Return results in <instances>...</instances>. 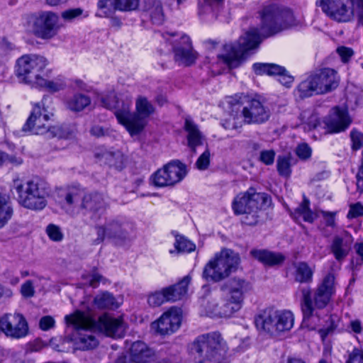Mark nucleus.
<instances>
[{"mask_svg": "<svg viewBox=\"0 0 363 363\" xmlns=\"http://www.w3.org/2000/svg\"><path fill=\"white\" fill-rule=\"evenodd\" d=\"M252 69L257 75H269L268 69H269V63H255L252 65Z\"/></svg>", "mask_w": 363, "mask_h": 363, "instance_id": "obj_58", "label": "nucleus"}, {"mask_svg": "<svg viewBox=\"0 0 363 363\" xmlns=\"http://www.w3.org/2000/svg\"><path fill=\"white\" fill-rule=\"evenodd\" d=\"M135 108L137 116L140 117L144 122V119L148 118L155 112V107L145 96H138L135 101Z\"/></svg>", "mask_w": 363, "mask_h": 363, "instance_id": "obj_37", "label": "nucleus"}, {"mask_svg": "<svg viewBox=\"0 0 363 363\" xmlns=\"http://www.w3.org/2000/svg\"><path fill=\"white\" fill-rule=\"evenodd\" d=\"M94 156L99 162L111 167L116 169H122L124 167L125 157L118 150L99 147L96 150Z\"/></svg>", "mask_w": 363, "mask_h": 363, "instance_id": "obj_27", "label": "nucleus"}, {"mask_svg": "<svg viewBox=\"0 0 363 363\" xmlns=\"http://www.w3.org/2000/svg\"><path fill=\"white\" fill-rule=\"evenodd\" d=\"M127 225L121 220L112 218L107 220L104 225L96 227L97 238L94 243L98 245L106 238L111 240L116 245H120L128 238Z\"/></svg>", "mask_w": 363, "mask_h": 363, "instance_id": "obj_17", "label": "nucleus"}, {"mask_svg": "<svg viewBox=\"0 0 363 363\" xmlns=\"http://www.w3.org/2000/svg\"><path fill=\"white\" fill-rule=\"evenodd\" d=\"M1 330L6 336L20 339L28 333L26 318L20 313H6L0 318Z\"/></svg>", "mask_w": 363, "mask_h": 363, "instance_id": "obj_20", "label": "nucleus"}, {"mask_svg": "<svg viewBox=\"0 0 363 363\" xmlns=\"http://www.w3.org/2000/svg\"><path fill=\"white\" fill-rule=\"evenodd\" d=\"M347 363H363V350L354 349L350 353Z\"/></svg>", "mask_w": 363, "mask_h": 363, "instance_id": "obj_56", "label": "nucleus"}, {"mask_svg": "<svg viewBox=\"0 0 363 363\" xmlns=\"http://www.w3.org/2000/svg\"><path fill=\"white\" fill-rule=\"evenodd\" d=\"M107 129H105L104 128V127L99 125H93L90 130V133L91 134V135L96 138L106 135L107 134Z\"/></svg>", "mask_w": 363, "mask_h": 363, "instance_id": "obj_62", "label": "nucleus"}, {"mask_svg": "<svg viewBox=\"0 0 363 363\" xmlns=\"http://www.w3.org/2000/svg\"><path fill=\"white\" fill-rule=\"evenodd\" d=\"M191 350L197 363H209L220 360L226 352V346L221 335L214 332L198 337Z\"/></svg>", "mask_w": 363, "mask_h": 363, "instance_id": "obj_6", "label": "nucleus"}, {"mask_svg": "<svg viewBox=\"0 0 363 363\" xmlns=\"http://www.w3.org/2000/svg\"><path fill=\"white\" fill-rule=\"evenodd\" d=\"M223 0H203V4L199 3V15L211 11L214 7L218 6Z\"/></svg>", "mask_w": 363, "mask_h": 363, "instance_id": "obj_49", "label": "nucleus"}, {"mask_svg": "<svg viewBox=\"0 0 363 363\" xmlns=\"http://www.w3.org/2000/svg\"><path fill=\"white\" fill-rule=\"evenodd\" d=\"M67 325H72L77 330V336L74 340L75 350L88 351L96 348L99 341L94 335L96 328L91 325L92 317L80 311L65 316Z\"/></svg>", "mask_w": 363, "mask_h": 363, "instance_id": "obj_5", "label": "nucleus"}, {"mask_svg": "<svg viewBox=\"0 0 363 363\" xmlns=\"http://www.w3.org/2000/svg\"><path fill=\"white\" fill-rule=\"evenodd\" d=\"M50 101L49 98H43L40 103L36 104L33 110L24 125V130H30L33 134L43 135L48 136L50 132L49 121L53 116L52 108L47 104Z\"/></svg>", "mask_w": 363, "mask_h": 363, "instance_id": "obj_15", "label": "nucleus"}, {"mask_svg": "<svg viewBox=\"0 0 363 363\" xmlns=\"http://www.w3.org/2000/svg\"><path fill=\"white\" fill-rule=\"evenodd\" d=\"M49 62L44 56L24 55L16 61V74L31 86L44 83L43 75Z\"/></svg>", "mask_w": 363, "mask_h": 363, "instance_id": "obj_9", "label": "nucleus"}, {"mask_svg": "<svg viewBox=\"0 0 363 363\" xmlns=\"http://www.w3.org/2000/svg\"><path fill=\"white\" fill-rule=\"evenodd\" d=\"M203 279L209 283L223 281L221 290L225 293L223 300L211 298L203 301L201 312L213 318H228L240 310L245 294L252 289V284L237 277H230L229 274H203Z\"/></svg>", "mask_w": 363, "mask_h": 363, "instance_id": "obj_1", "label": "nucleus"}, {"mask_svg": "<svg viewBox=\"0 0 363 363\" xmlns=\"http://www.w3.org/2000/svg\"><path fill=\"white\" fill-rule=\"evenodd\" d=\"M21 293L23 296L26 297H30L33 296L34 289L33 282L31 281H27L21 286Z\"/></svg>", "mask_w": 363, "mask_h": 363, "instance_id": "obj_61", "label": "nucleus"}, {"mask_svg": "<svg viewBox=\"0 0 363 363\" xmlns=\"http://www.w3.org/2000/svg\"><path fill=\"white\" fill-rule=\"evenodd\" d=\"M363 216V206L357 203L355 204L350 205L349 212L347 213L348 218H357Z\"/></svg>", "mask_w": 363, "mask_h": 363, "instance_id": "obj_55", "label": "nucleus"}, {"mask_svg": "<svg viewBox=\"0 0 363 363\" xmlns=\"http://www.w3.org/2000/svg\"><path fill=\"white\" fill-rule=\"evenodd\" d=\"M316 4L328 17L337 22H350L357 13L354 0H318Z\"/></svg>", "mask_w": 363, "mask_h": 363, "instance_id": "obj_14", "label": "nucleus"}, {"mask_svg": "<svg viewBox=\"0 0 363 363\" xmlns=\"http://www.w3.org/2000/svg\"><path fill=\"white\" fill-rule=\"evenodd\" d=\"M46 77H48V72L43 75L44 83L36 84L35 87L45 88L50 92H57L65 88V83L63 80L60 79L48 80Z\"/></svg>", "mask_w": 363, "mask_h": 363, "instance_id": "obj_42", "label": "nucleus"}, {"mask_svg": "<svg viewBox=\"0 0 363 363\" xmlns=\"http://www.w3.org/2000/svg\"><path fill=\"white\" fill-rule=\"evenodd\" d=\"M311 153L312 150L306 143L298 145L296 149V155L302 160L309 159L311 156Z\"/></svg>", "mask_w": 363, "mask_h": 363, "instance_id": "obj_50", "label": "nucleus"}, {"mask_svg": "<svg viewBox=\"0 0 363 363\" xmlns=\"http://www.w3.org/2000/svg\"><path fill=\"white\" fill-rule=\"evenodd\" d=\"M13 189L17 194L19 204L27 209L38 211L48 205L50 189L48 184L39 177L27 181L18 177L13 181Z\"/></svg>", "mask_w": 363, "mask_h": 363, "instance_id": "obj_3", "label": "nucleus"}, {"mask_svg": "<svg viewBox=\"0 0 363 363\" xmlns=\"http://www.w3.org/2000/svg\"><path fill=\"white\" fill-rule=\"evenodd\" d=\"M174 247L178 253L191 252L195 250L196 245L184 236L175 235Z\"/></svg>", "mask_w": 363, "mask_h": 363, "instance_id": "obj_45", "label": "nucleus"}, {"mask_svg": "<svg viewBox=\"0 0 363 363\" xmlns=\"http://www.w3.org/2000/svg\"><path fill=\"white\" fill-rule=\"evenodd\" d=\"M166 169L169 174L171 186L181 182L187 173L186 166L179 161L169 162L166 164Z\"/></svg>", "mask_w": 363, "mask_h": 363, "instance_id": "obj_34", "label": "nucleus"}, {"mask_svg": "<svg viewBox=\"0 0 363 363\" xmlns=\"http://www.w3.org/2000/svg\"><path fill=\"white\" fill-rule=\"evenodd\" d=\"M260 42L261 38L258 30L251 28L240 38L238 45H226L225 46L226 54L220 56V58L229 67H237L247 52L257 48Z\"/></svg>", "mask_w": 363, "mask_h": 363, "instance_id": "obj_10", "label": "nucleus"}, {"mask_svg": "<svg viewBox=\"0 0 363 363\" xmlns=\"http://www.w3.org/2000/svg\"><path fill=\"white\" fill-rule=\"evenodd\" d=\"M91 325L95 328L96 331L102 332L107 336L112 337H123L126 329L122 318H114L107 313L101 315L98 321L92 318Z\"/></svg>", "mask_w": 363, "mask_h": 363, "instance_id": "obj_22", "label": "nucleus"}, {"mask_svg": "<svg viewBox=\"0 0 363 363\" xmlns=\"http://www.w3.org/2000/svg\"><path fill=\"white\" fill-rule=\"evenodd\" d=\"M119 101V97L116 95L115 93L111 92L107 94L106 96L101 98V104L102 105L108 108V109H114V108H111L108 106V104L110 103H116L118 104Z\"/></svg>", "mask_w": 363, "mask_h": 363, "instance_id": "obj_57", "label": "nucleus"}, {"mask_svg": "<svg viewBox=\"0 0 363 363\" xmlns=\"http://www.w3.org/2000/svg\"><path fill=\"white\" fill-rule=\"evenodd\" d=\"M184 129L186 133L187 145L195 154L196 147L203 144L204 136L198 125L189 116L185 118Z\"/></svg>", "mask_w": 363, "mask_h": 363, "instance_id": "obj_31", "label": "nucleus"}, {"mask_svg": "<svg viewBox=\"0 0 363 363\" xmlns=\"http://www.w3.org/2000/svg\"><path fill=\"white\" fill-rule=\"evenodd\" d=\"M271 198L265 193L257 192L255 189L250 188L247 191L240 193L234 199L232 204L236 215H251L249 219L246 217L242 222L248 225H255L258 220L256 212L258 209L269 206Z\"/></svg>", "mask_w": 363, "mask_h": 363, "instance_id": "obj_7", "label": "nucleus"}, {"mask_svg": "<svg viewBox=\"0 0 363 363\" xmlns=\"http://www.w3.org/2000/svg\"><path fill=\"white\" fill-rule=\"evenodd\" d=\"M90 104L89 96L82 94H76L67 101L66 107L72 112H80Z\"/></svg>", "mask_w": 363, "mask_h": 363, "instance_id": "obj_36", "label": "nucleus"}, {"mask_svg": "<svg viewBox=\"0 0 363 363\" xmlns=\"http://www.w3.org/2000/svg\"><path fill=\"white\" fill-rule=\"evenodd\" d=\"M211 161V152L207 147L205 151L199 157L198 160L195 163L196 167L203 171L208 168Z\"/></svg>", "mask_w": 363, "mask_h": 363, "instance_id": "obj_48", "label": "nucleus"}, {"mask_svg": "<svg viewBox=\"0 0 363 363\" xmlns=\"http://www.w3.org/2000/svg\"><path fill=\"white\" fill-rule=\"evenodd\" d=\"M348 328L350 329L351 332H353L357 334H359L363 330V326L359 320H352L350 322Z\"/></svg>", "mask_w": 363, "mask_h": 363, "instance_id": "obj_63", "label": "nucleus"}, {"mask_svg": "<svg viewBox=\"0 0 363 363\" xmlns=\"http://www.w3.org/2000/svg\"><path fill=\"white\" fill-rule=\"evenodd\" d=\"M45 346V345L41 340L35 339V340L29 342L27 345V350L30 352H39L43 348H44Z\"/></svg>", "mask_w": 363, "mask_h": 363, "instance_id": "obj_60", "label": "nucleus"}, {"mask_svg": "<svg viewBox=\"0 0 363 363\" xmlns=\"http://www.w3.org/2000/svg\"><path fill=\"white\" fill-rule=\"evenodd\" d=\"M310 202L306 198L303 199L302 203L297 207L294 212L291 213V216L297 220L299 217L302 216L306 222L312 223L315 219V215L309 208Z\"/></svg>", "mask_w": 363, "mask_h": 363, "instance_id": "obj_39", "label": "nucleus"}, {"mask_svg": "<svg viewBox=\"0 0 363 363\" xmlns=\"http://www.w3.org/2000/svg\"><path fill=\"white\" fill-rule=\"evenodd\" d=\"M77 132V126L74 123L55 125L50 128L48 138L71 139L76 135Z\"/></svg>", "mask_w": 363, "mask_h": 363, "instance_id": "obj_35", "label": "nucleus"}, {"mask_svg": "<svg viewBox=\"0 0 363 363\" xmlns=\"http://www.w3.org/2000/svg\"><path fill=\"white\" fill-rule=\"evenodd\" d=\"M84 191L76 186L68 188L60 194L62 208L70 216H75L82 209Z\"/></svg>", "mask_w": 363, "mask_h": 363, "instance_id": "obj_25", "label": "nucleus"}, {"mask_svg": "<svg viewBox=\"0 0 363 363\" xmlns=\"http://www.w3.org/2000/svg\"><path fill=\"white\" fill-rule=\"evenodd\" d=\"M155 352L142 341L134 342L130 348V358L134 363H148L153 361Z\"/></svg>", "mask_w": 363, "mask_h": 363, "instance_id": "obj_30", "label": "nucleus"}, {"mask_svg": "<svg viewBox=\"0 0 363 363\" xmlns=\"http://www.w3.org/2000/svg\"><path fill=\"white\" fill-rule=\"evenodd\" d=\"M338 86L337 72L330 68L322 69L302 81L297 86L301 98L314 94H323L335 89Z\"/></svg>", "mask_w": 363, "mask_h": 363, "instance_id": "obj_8", "label": "nucleus"}, {"mask_svg": "<svg viewBox=\"0 0 363 363\" xmlns=\"http://www.w3.org/2000/svg\"><path fill=\"white\" fill-rule=\"evenodd\" d=\"M353 242L352 237L347 233L333 238L330 251L337 261L344 259L349 254Z\"/></svg>", "mask_w": 363, "mask_h": 363, "instance_id": "obj_29", "label": "nucleus"}, {"mask_svg": "<svg viewBox=\"0 0 363 363\" xmlns=\"http://www.w3.org/2000/svg\"><path fill=\"white\" fill-rule=\"evenodd\" d=\"M240 255L229 248H222L216 252L206 264L203 272H209L211 270H221L224 272H233L241 270Z\"/></svg>", "mask_w": 363, "mask_h": 363, "instance_id": "obj_16", "label": "nucleus"}, {"mask_svg": "<svg viewBox=\"0 0 363 363\" xmlns=\"http://www.w3.org/2000/svg\"><path fill=\"white\" fill-rule=\"evenodd\" d=\"M108 207L107 198L103 194L97 191L84 192L82 209L91 213L90 218L92 220L98 221Z\"/></svg>", "mask_w": 363, "mask_h": 363, "instance_id": "obj_23", "label": "nucleus"}, {"mask_svg": "<svg viewBox=\"0 0 363 363\" xmlns=\"http://www.w3.org/2000/svg\"><path fill=\"white\" fill-rule=\"evenodd\" d=\"M190 281V276H186L178 284L150 294L147 298L149 305L157 307L167 301H176L181 299L186 294Z\"/></svg>", "mask_w": 363, "mask_h": 363, "instance_id": "obj_18", "label": "nucleus"}, {"mask_svg": "<svg viewBox=\"0 0 363 363\" xmlns=\"http://www.w3.org/2000/svg\"><path fill=\"white\" fill-rule=\"evenodd\" d=\"M55 320L49 315L41 318L39 322L40 329L43 330H48L54 327Z\"/></svg>", "mask_w": 363, "mask_h": 363, "instance_id": "obj_59", "label": "nucleus"}, {"mask_svg": "<svg viewBox=\"0 0 363 363\" xmlns=\"http://www.w3.org/2000/svg\"><path fill=\"white\" fill-rule=\"evenodd\" d=\"M101 17H110L116 10L127 11L126 0H99L97 4Z\"/></svg>", "mask_w": 363, "mask_h": 363, "instance_id": "obj_33", "label": "nucleus"}, {"mask_svg": "<svg viewBox=\"0 0 363 363\" xmlns=\"http://www.w3.org/2000/svg\"><path fill=\"white\" fill-rule=\"evenodd\" d=\"M335 277L328 274L311 294L308 289L302 290L301 302L303 313V327L315 330L320 325V318L318 310L325 308L335 293Z\"/></svg>", "mask_w": 363, "mask_h": 363, "instance_id": "obj_2", "label": "nucleus"}, {"mask_svg": "<svg viewBox=\"0 0 363 363\" xmlns=\"http://www.w3.org/2000/svg\"><path fill=\"white\" fill-rule=\"evenodd\" d=\"M127 11H139L148 13L156 25L164 23L165 16L161 0H126Z\"/></svg>", "mask_w": 363, "mask_h": 363, "instance_id": "obj_21", "label": "nucleus"}, {"mask_svg": "<svg viewBox=\"0 0 363 363\" xmlns=\"http://www.w3.org/2000/svg\"><path fill=\"white\" fill-rule=\"evenodd\" d=\"M13 210L8 198L0 195V228L11 218Z\"/></svg>", "mask_w": 363, "mask_h": 363, "instance_id": "obj_41", "label": "nucleus"}, {"mask_svg": "<svg viewBox=\"0 0 363 363\" xmlns=\"http://www.w3.org/2000/svg\"><path fill=\"white\" fill-rule=\"evenodd\" d=\"M291 155L279 156L277 160V171L281 177H289L291 173Z\"/></svg>", "mask_w": 363, "mask_h": 363, "instance_id": "obj_44", "label": "nucleus"}, {"mask_svg": "<svg viewBox=\"0 0 363 363\" xmlns=\"http://www.w3.org/2000/svg\"><path fill=\"white\" fill-rule=\"evenodd\" d=\"M45 231L49 238L54 242H60L64 238L60 228L55 224H49Z\"/></svg>", "mask_w": 363, "mask_h": 363, "instance_id": "obj_47", "label": "nucleus"}, {"mask_svg": "<svg viewBox=\"0 0 363 363\" xmlns=\"http://www.w3.org/2000/svg\"><path fill=\"white\" fill-rule=\"evenodd\" d=\"M182 311L177 307H171L151 324V328L161 335L175 333L181 326Z\"/></svg>", "mask_w": 363, "mask_h": 363, "instance_id": "obj_19", "label": "nucleus"}, {"mask_svg": "<svg viewBox=\"0 0 363 363\" xmlns=\"http://www.w3.org/2000/svg\"><path fill=\"white\" fill-rule=\"evenodd\" d=\"M173 49L174 59L179 65L189 66L195 62L196 54L193 50L191 42L188 35L183 34L179 43L174 45Z\"/></svg>", "mask_w": 363, "mask_h": 363, "instance_id": "obj_26", "label": "nucleus"}, {"mask_svg": "<svg viewBox=\"0 0 363 363\" xmlns=\"http://www.w3.org/2000/svg\"><path fill=\"white\" fill-rule=\"evenodd\" d=\"M357 5V16L359 23L363 24V0H354Z\"/></svg>", "mask_w": 363, "mask_h": 363, "instance_id": "obj_64", "label": "nucleus"}, {"mask_svg": "<svg viewBox=\"0 0 363 363\" xmlns=\"http://www.w3.org/2000/svg\"><path fill=\"white\" fill-rule=\"evenodd\" d=\"M275 155L273 150H262L259 155V160L266 165H271L274 162Z\"/></svg>", "mask_w": 363, "mask_h": 363, "instance_id": "obj_54", "label": "nucleus"}, {"mask_svg": "<svg viewBox=\"0 0 363 363\" xmlns=\"http://www.w3.org/2000/svg\"><path fill=\"white\" fill-rule=\"evenodd\" d=\"M277 323L279 324L280 333L288 331L294 325V318L291 311L277 310Z\"/></svg>", "mask_w": 363, "mask_h": 363, "instance_id": "obj_40", "label": "nucleus"}, {"mask_svg": "<svg viewBox=\"0 0 363 363\" xmlns=\"http://www.w3.org/2000/svg\"><path fill=\"white\" fill-rule=\"evenodd\" d=\"M59 16L52 11H40L32 14L28 21L30 32L36 38L42 40H50L58 33Z\"/></svg>", "mask_w": 363, "mask_h": 363, "instance_id": "obj_11", "label": "nucleus"}, {"mask_svg": "<svg viewBox=\"0 0 363 363\" xmlns=\"http://www.w3.org/2000/svg\"><path fill=\"white\" fill-rule=\"evenodd\" d=\"M23 163V159L16 155H9L0 151V167L4 164H10L13 166H18Z\"/></svg>", "mask_w": 363, "mask_h": 363, "instance_id": "obj_46", "label": "nucleus"}, {"mask_svg": "<svg viewBox=\"0 0 363 363\" xmlns=\"http://www.w3.org/2000/svg\"><path fill=\"white\" fill-rule=\"evenodd\" d=\"M250 255L264 265L274 267L284 263L286 257L281 252H272L268 250L253 249Z\"/></svg>", "mask_w": 363, "mask_h": 363, "instance_id": "obj_32", "label": "nucleus"}, {"mask_svg": "<svg viewBox=\"0 0 363 363\" xmlns=\"http://www.w3.org/2000/svg\"><path fill=\"white\" fill-rule=\"evenodd\" d=\"M231 104H245L242 110L243 122L246 124L260 125L269 121L271 113L269 109L264 106L262 103L255 99H249L248 97L238 96L229 101Z\"/></svg>", "mask_w": 363, "mask_h": 363, "instance_id": "obj_13", "label": "nucleus"}, {"mask_svg": "<svg viewBox=\"0 0 363 363\" xmlns=\"http://www.w3.org/2000/svg\"><path fill=\"white\" fill-rule=\"evenodd\" d=\"M151 179L155 186L159 187L171 186L169 179V174L164 165L162 169L156 171L151 177Z\"/></svg>", "mask_w": 363, "mask_h": 363, "instance_id": "obj_43", "label": "nucleus"}, {"mask_svg": "<svg viewBox=\"0 0 363 363\" xmlns=\"http://www.w3.org/2000/svg\"><path fill=\"white\" fill-rule=\"evenodd\" d=\"M260 31L264 37L272 36L285 29L298 25L291 9L270 4L259 12Z\"/></svg>", "mask_w": 363, "mask_h": 363, "instance_id": "obj_4", "label": "nucleus"}, {"mask_svg": "<svg viewBox=\"0 0 363 363\" xmlns=\"http://www.w3.org/2000/svg\"><path fill=\"white\" fill-rule=\"evenodd\" d=\"M352 142V147L354 150L360 149L363 145V134L357 130H353L350 133Z\"/></svg>", "mask_w": 363, "mask_h": 363, "instance_id": "obj_52", "label": "nucleus"}, {"mask_svg": "<svg viewBox=\"0 0 363 363\" xmlns=\"http://www.w3.org/2000/svg\"><path fill=\"white\" fill-rule=\"evenodd\" d=\"M132 97L128 95H121L118 104L110 103L108 106L114 108L115 116L121 125L125 126L131 135H138L143 131L145 123L135 113L130 112Z\"/></svg>", "mask_w": 363, "mask_h": 363, "instance_id": "obj_12", "label": "nucleus"}, {"mask_svg": "<svg viewBox=\"0 0 363 363\" xmlns=\"http://www.w3.org/2000/svg\"><path fill=\"white\" fill-rule=\"evenodd\" d=\"M94 303L100 309H113L118 307L114 296L107 291L96 295L94 299Z\"/></svg>", "mask_w": 363, "mask_h": 363, "instance_id": "obj_38", "label": "nucleus"}, {"mask_svg": "<svg viewBox=\"0 0 363 363\" xmlns=\"http://www.w3.org/2000/svg\"><path fill=\"white\" fill-rule=\"evenodd\" d=\"M323 123L326 133H335L346 130L351 123V119L346 108L335 106L324 118Z\"/></svg>", "mask_w": 363, "mask_h": 363, "instance_id": "obj_24", "label": "nucleus"}, {"mask_svg": "<svg viewBox=\"0 0 363 363\" xmlns=\"http://www.w3.org/2000/svg\"><path fill=\"white\" fill-rule=\"evenodd\" d=\"M82 13L83 10L80 8L70 9L62 12L61 16L65 21H72L76 18L80 16Z\"/></svg>", "mask_w": 363, "mask_h": 363, "instance_id": "obj_51", "label": "nucleus"}, {"mask_svg": "<svg viewBox=\"0 0 363 363\" xmlns=\"http://www.w3.org/2000/svg\"><path fill=\"white\" fill-rule=\"evenodd\" d=\"M277 310L268 308L263 311L255 318L257 328L271 335L280 334L279 324L277 323Z\"/></svg>", "mask_w": 363, "mask_h": 363, "instance_id": "obj_28", "label": "nucleus"}, {"mask_svg": "<svg viewBox=\"0 0 363 363\" xmlns=\"http://www.w3.org/2000/svg\"><path fill=\"white\" fill-rule=\"evenodd\" d=\"M337 52L344 63H347L354 55V50L348 47L340 46L337 48Z\"/></svg>", "mask_w": 363, "mask_h": 363, "instance_id": "obj_53", "label": "nucleus"}]
</instances>
